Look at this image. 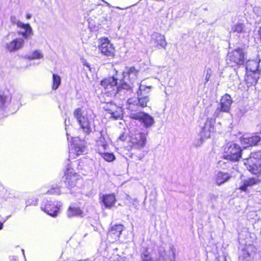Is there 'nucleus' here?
Instances as JSON below:
<instances>
[{
    "mask_svg": "<svg viewBox=\"0 0 261 261\" xmlns=\"http://www.w3.org/2000/svg\"><path fill=\"white\" fill-rule=\"evenodd\" d=\"M150 42L158 48H165L167 45L165 36L156 32L153 33L151 35Z\"/></svg>",
    "mask_w": 261,
    "mask_h": 261,
    "instance_id": "a211bd4d",
    "label": "nucleus"
},
{
    "mask_svg": "<svg viewBox=\"0 0 261 261\" xmlns=\"http://www.w3.org/2000/svg\"><path fill=\"white\" fill-rule=\"evenodd\" d=\"M253 249L254 247L252 245H248L246 246L242 250L243 257L244 258H246L247 257L250 256Z\"/></svg>",
    "mask_w": 261,
    "mask_h": 261,
    "instance_id": "7c9ffc66",
    "label": "nucleus"
},
{
    "mask_svg": "<svg viewBox=\"0 0 261 261\" xmlns=\"http://www.w3.org/2000/svg\"><path fill=\"white\" fill-rule=\"evenodd\" d=\"M68 217L71 218L73 217H84L83 212L77 207L69 206L67 212Z\"/></svg>",
    "mask_w": 261,
    "mask_h": 261,
    "instance_id": "bb28decb",
    "label": "nucleus"
},
{
    "mask_svg": "<svg viewBox=\"0 0 261 261\" xmlns=\"http://www.w3.org/2000/svg\"><path fill=\"white\" fill-rule=\"evenodd\" d=\"M111 261H125V260L123 258H122L119 256H117V257L116 258V259L112 260Z\"/></svg>",
    "mask_w": 261,
    "mask_h": 261,
    "instance_id": "4c0bfd02",
    "label": "nucleus"
},
{
    "mask_svg": "<svg viewBox=\"0 0 261 261\" xmlns=\"http://www.w3.org/2000/svg\"><path fill=\"white\" fill-rule=\"evenodd\" d=\"M259 182L258 177H251L244 180L239 189L242 191H246L249 187L257 184Z\"/></svg>",
    "mask_w": 261,
    "mask_h": 261,
    "instance_id": "4be33fe9",
    "label": "nucleus"
},
{
    "mask_svg": "<svg viewBox=\"0 0 261 261\" xmlns=\"http://www.w3.org/2000/svg\"><path fill=\"white\" fill-rule=\"evenodd\" d=\"M37 204V199L36 198H34L32 201H31L30 200H28L26 201V204L27 206L28 205H36Z\"/></svg>",
    "mask_w": 261,
    "mask_h": 261,
    "instance_id": "f704fd0d",
    "label": "nucleus"
},
{
    "mask_svg": "<svg viewBox=\"0 0 261 261\" xmlns=\"http://www.w3.org/2000/svg\"><path fill=\"white\" fill-rule=\"evenodd\" d=\"M231 176L228 173L219 172L216 176V182L217 185L220 186L228 180Z\"/></svg>",
    "mask_w": 261,
    "mask_h": 261,
    "instance_id": "a878e982",
    "label": "nucleus"
},
{
    "mask_svg": "<svg viewBox=\"0 0 261 261\" xmlns=\"http://www.w3.org/2000/svg\"><path fill=\"white\" fill-rule=\"evenodd\" d=\"M116 200V198L114 194L103 195L102 198V201L106 208H111L113 206Z\"/></svg>",
    "mask_w": 261,
    "mask_h": 261,
    "instance_id": "b1692460",
    "label": "nucleus"
},
{
    "mask_svg": "<svg viewBox=\"0 0 261 261\" xmlns=\"http://www.w3.org/2000/svg\"><path fill=\"white\" fill-rule=\"evenodd\" d=\"M100 45L99 46L101 53L105 56L110 57L113 56L114 48L107 38H102L100 39Z\"/></svg>",
    "mask_w": 261,
    "mask_h": 261,
    "instance_id": "f3484780",
    "label": "nucleus"
},
{
    "mask_svg": "<svg viewBox=\"0 0 261 261\" xmlns=\"http://www.w3.org/2000/svg\"><path fill=\"white\" fill-rule=\"evenodd\" d=\"M118 79L114 76H110L103 79L101 82V85L104 88L106 93L111 96H115L118 92H122L124 88L121 86V81L120 84L118 86Z\"/></svg>",
    "mask_w": 261,
    "mask_h": 261,
    "instance_id": "0eeeda50",
    "label": "nucleus"
},
{
    "mask_svg": "<svg viewBox=\"0 0 261 261\" xmlns=\"http://www.w3.org/2000/svg\"><path fill=\"white\" fill-rule=\"evenodd\" d=\"M61 206V203L60 202L47 201L44 204H42L41 208L49 215L56 217L57 216Z\"/></svg>",
    "mask_w": 261,
    "mask_h": 261,
    "instance_id": "4468645a",
    "label": "nucleus"
},
{
    "mask_svg": "<svg viewBox=\"0 0 261 261\" xmlns=\"http://www.w3.org/2000/svg\"><path fill=\"white\" fill-rule=\"evenodd\" d=\"M148 132L136 130L134 133H130V141L132 149L142 150L147 143V137Z\"/></svg>",
    "mask_w": 261,
    "mask_h": 261,
    "instance_id": "6e6552de",
    "label": "nucleus"
},
{
    "mask_svg": "<svg viewBox=\"0 0 261 261\" xmlns=\"http://www.w3.org/2000/svg\"><path fill=\"white\" fill-rule=\"evenodd\" d=\"M86 148L87 142L85 140L81 139L79 137L74 138L69 146L68 160L75 158V155L83 154L86 152Z\"/></svg>",
    "mask_w": 261,
    "mask_h": 261,
    "instance_id": "1a4fd4ad",
    "label": "nucleus"
},
{
    "mask_svg": "<svg viewBox=\"0 0 261 261\" xmlns=\"http://www.w3.org/2000/svg\"><path fill=\"white\" fill-rule=\"evenodd\" d=\"M73 115L83 131L86 134H89L92 131L91 124L93 122L91 113L78 108L74 111Z\"/></svg>",
    "mask_w": 261,
    "mask_h": 261,
    "instance_id": "7ed1b4c3",
    "label": "nucleus"
},
{
    "mask_svg": "<svg viewBox=\"0 0 261 261\" xmlns=\"http://www.w3.org/2000/svg\"><path fill=\"white\" fill-rule=\"evenodd\" d=\"M3 224V223L0 221V230L2 229Z\"/></svg>",
    "mask_w": 261,
    "mask_h": 261,
    "instance_id": "ea45409f",
    "label": "nucleus"
},
{
    "mask_svg": "<svg viewBox=\"0 0 261 261\" xmlns=\"http://www.w3.org/2000/svg\"><path fill=\"white\" fill-rule=\"evenodd\" d=\"M13 17H11V20H12H12H13Z\"/></svg>",
    "mask_w": 261,
    "mask_h": 261,
    "instance_id": "79ce46f5",
    "label": "nucleus"
},
{
    "mask_svg": "<svg viewBox=\"0 0 261 261\" xmlns=\"http://www.w3.org/2000/svg\"><path fill=\"white\" fill-rule=\"evenodd\" d=\"M105 108L107 112L106 115L110 118L118 119L122 116V109L121 107H118L115 104L112 103L107 104Z\"/></svg>",
    "mask_w": 261,
    "mask_h": 261,
    "instance_id": "dca6fc26",
    "label": "nucleus"
},
{
    "mask_svg": "<svg viewBox=\"0 0 261 261\" xmlns=\"http://www.w3.org/2000/svg\"><path fill=\"white\" fill-rule=\"evenodd\" d=\"M259 62L260 59L258 58H256L255 60H248L246 64V70L252 72L258 71Z\"/></svg>",
    "mask_w": 261,
    "mask_h": 261,
    "instance_id": "5701e85b",
    "label": "nucleus"
},
{
    "mask_svg": "<svg viewBox=\"0 0 261 261\" xmlns=\"http://www.w3.org/2000/svg\"><path fill=\"white\" fill-rule=\"evenodd\" d=\"M101 156V157L105 159L106 161L112 162L113 161L115 157L113 153L106 152L105 151H101L98 152Z\"/></svg>",
    "mask_w": 261,
    "mask_h": 261,
    "instance_id": "c85d7f7f",
    "label": "nucleus"
},
{
    "mask_svg": "<svg viewBox=\"0 0 261 261\" xmlns=\"http://www.w3.org/2000/svg\"><path fill=\"white\" fill-rule=\"evenodd\" d=\"M100 136L96 141V146L97 147L98 152L101 151H105L108 147V144L105 136L101 132H100Z\"/></svg>",
    "mask_w": 261,
    "mask_h": 261,
    "instance_id": "393cba45",
    "label": "nucleus"
},
{
    "mask_svg": "<svg viewBox=\"0 0 261 261\" xmlns=\"http://www.w3.org/2000/svg\"><path fill=\"white\" fill-rule=\"evenodd\" d=\"M138 73V71L134 67L127 68L123 72V79L121 80V86L129 93L132 92L133 84L136 80Z\"/></svg>",
    "mask_w": 261,
    "mask_h": 261,
    "instance_id": "423d86ee",
    "label": "nucleus"
},
{
    "mask_svg": "<svg viewBox=\"0 0 261 261\" xmlns=\"http://www.w3.org/2000/svg\"><path fill=\"white\" fill-rule=\"evenodd\" d=\"M216 118L213 116V118H208L205 123L204 126L202 128L200 132V136L202 139L208 138L211 137V134L214 133L216 128L214 126Z\"/></svg>",
    "mask_w": 261,
    "mask_h": 261,
    "instance_id": "2eb2a0df",
    "label": "nucleus"
},
{
    "mask_svg": "<svg viewBox=\"0 0 261 261\" xmlns=\"http://www.w3.org/2000/svg\"><path fill=\"white\" fill-rule=\"evenodd\" d=\"M229 33H235L238 34H242L243 36L248 35L250 30L246 28L244 24L241 22H237L231 25L230 28L227 29Z\"/></svg>",
    "mask_w": 261,
    "mask_h": 261,
    "instance_id": "6ab92c4d",
    "label": "nucleus"
},
{
    "mask_svg": "<svg viewBox=\"0 0 261 261\" xmlns=\"http://www.w3.org/2000/svg\"><path fill=\"white\" fill-rule=\"evenodd\" d=\"M232 100L230 96L227 94L223 96L220 100L219 106L215 110L213 114L214 118H217L220 115L221 112H228L230 109Z\"/></svg>",
    "mask_w": 261,
    "mask_h": 261,
    "instance_id": "f8f14e48",
    "label": "nucleus"
},
{
    "mask_svg": "<svg viewBox=\"0 0 261 261\" xmlns=\"http://www.w3.org/2000/svg\"><path fill=\"white\" fill-rule=\"evenodd\" d=\"M140 108H135L134 110H128L129 117L135 120H139L146 128L151 127L154 123V118L149 114L140 111Z\"/></svg>",
    "mask_w": 261,
    "mask_h": 261,
    "instance_id": "39448f33",
    "label": "nucleus"
},
{
    "mask_svg": "<svg viewBox=\"0 0 261 261\" xmlns=\"http://www.w3.org/2000/svg\"><path fill=\"white\" fill-rule=\"evenodd\" d=\"M43 57L42 54L40 50H36L33 52V53L28 57L30 60L39 59L42 58Z\"/></svg>",
    "mask_w": 261,
    "mask_h": 261,
    "instance_id": "2f4dec72",
    "label": "nucleus"
},
{
    "mask_svg": "<svg viewBox=\"0 0 261 261\" xmlns=\"http://www.w3.org/2000/svg\"><path fill=\"white\" fill-rule=\"evenodd\" d=\"M132 205L134 207L136 211L139 209V201L137 199H134L132 201Z\"/></svg>",
    "mask_w": 261,
    "mask_h": 261,
    "instance_id": "c9c22d12",
    "label": "nucleus"
},
{
    "mask_svg": "<svg viewBox=\"0 0 261 261\" xmlns=\"http://www.w3.org/2000/svg\"><path fill=\"white\" fill-rule=\"evenodd\" d=\"M8 97L0 93V108L4 109L7 105Z\"/></svg>",
    "mask_w": 261,
    "mask_h": 261,
    "instance_id": "473e14b6",
    "label": "nucleus"
},
{
    "mask_svg": "<svg viewBox=\"0 0 261 261\" xmlns=\"http://www.w3.org/2000/svg\"><path fill=\"white\" fill-rule=\"evenodd\" d=\"M141 261H157L156 259L151 256L150 253L147 250H145L141 253Z\"/></svg>",
    "mask_w": 261,
    "mask_h": 261,
    "instance_id": "c756f323",
    "label": "nucleus"
},
{
    "mask_svg": "<svg viewBox=\"0 0 261 261\" xmlns=\"http://www.w3.org/2000/svg\"><path fill=\"white\" fill-rule=\"evenodd\" d=\"M31 17H32V15L30 14H27V15H26V18L28 19H30L31 18Z\"/></svg>",
    "mask_w": 261,
    "mask_h": 261,
    "instance_id": "58836bf2",
    "label": "nucleus"
},
{
    "mask_svg": "<svg viewBox=\"0 0 261 261\" xmlns=\"http://www.w3.org/2000/svg\"><path fill=\"white\" fill-rule=\"evenodd\" d=\"M260 140V136L254 135L251 137L242 138L241 139V143L243 147L246 148L251 146L257 145Z\"/></svg>",
    "mask_w": 261,
    "mask_h": 261,
    "instance_id": "aec40b11",
    "label": "nucleus"
},
{
    "mask_svg": "<svg viewBox=\"0 0 261 261\" xmlns=\"http://www.w3.org/2000/svg\"><path fill=\"white\" fill-rule=\"evenodd\" d=\"M242 151L239 145L232 142L228 143L224 148L223 158L231 161H237L241 158Z\"/></svg>",
    "mask_w": 261,
    "mask_h": 261,
    "instance_id": "9d476101",
    "label": "nucleus"
},
{
    "mask_svg": "<svg viewBox=\"0 0 261 261\" xmlns=\"http://www.w3.org/2000/svg\"><path fill=\"white\" fill-rule=\"evenodd\" d=\"M245 59V51L242 48L235 49L227 55V60L237 65H243Z\"/></svg>",
    "mask_w": 261,
    "mask_h": 261,
    "instance_id": "ddd939ff",
    "label": "nucleus"
},
{
    "mask_svg": "<svg viewBox=\"0 0 261 261\" xmlns=\"http://www.w3.org/2000/svg\"><path fill=\"white\" fill-rule=\"evenodd\" d=\"M60 192V189L58 187H54L46 192L48 194H59Z\"/></svg>",
    "mask_w": 261,
    "mask_h": 261,
    "instance_id": "72a5a7b5",
    "label": "nucleus"
},
{
    "mask_svg": "<svg viewBox=\"0 0 261 261\" xmlns=\"http://www.w3.org/2000/svg\"><path fill=\"white\" fill-rule=\"evenodd\" d=\"M210 76H211V74L209 73L208 72H207V73L205 75V82L204 84H205L206 83L208 82V81L210 80Z\"/></svg>",
    "mask_w": 261,
    "mask_h": 261,
    "instance_id": "e433bc0d",
    "label": "nucleus"
},
{
    "mask_svg": "<svg viewBox=\"0 0 261 261\" xmlns=\"http://www.w3.org/2000/svg\"><path fill=\"white\" fill-rule=\"evenodd\" d=\"M150 91V87L141 84L137 91V98H130L127 100L126 109L134 110L135 108H144L147 107L149 101L148 94Z\"/></svg>",
    "mask_w": 261,
    "mask_h": 261,
    "instance_id": "f03ea898",
    "label": "nucleus"
},
{
    "mask_svg": "<svg viewBox=\"0 0 261 261\" xmlns=\"http://www.w3.org/2000/svg\"><path fill=\"white\" fill-rule=\"evenodd\" d=\"M61 79L60 75L54 73L53 74V85L52 89L57 90L61 85Z\"/></svg>",
    "mask_w": 261,
    "mask_h": 261,
    "instance_id": "cd10ccee",
    "label": "nucleus"
},
{
    "mask_svg": "<svg viewBox=\"0 0 261 261\" xmlns=\"http://www.w3.org/2000/svg\"><path fill=\"white\" fill-rule=\"evenodd\" d=\"M247 169L253 174H261V152L251 153L249 158L244 159Z\"/></svg>",
    "mask_w": 261,
    "mask_h": 261,
    "instance_id": "20e7f679",
    "label": "nucleus"
},
{
    "mask_svg": "<svg viewBox=\"0 0 261 261\" xmlns=\"http://www.w3.org/2000/svg\"><path fill=\"white\" fill-rule=\"evenodd\" d=\"M123 230V225L121 224L115 225L111 227L108 234V237L112 238L113 240H117Z\"/></svg>",
    "mask_w": 261,
    "mask_h": 261,
    "instance_id": "412c9836",
    "label": "nucleus"
},
{
    "mask_svg": "<svg viewBox=\"0 0 261 261\" xmlns=\"http://www.w3.org/2000/svg\"><path fill=\"white\" fill-rule=\"evenodd\" d=\"M16 23L17 26L22 30L19 31L18 34L23 38H17L6 43L5 48L9 52L14 53L21 49L24 45V39H29L33 35V30L30 24H25L18 20Z\"/></svg>",
    "mask_w": 261,
    "mask_h": 261,
    "instance_id": "f257e3e1",
    "label": "nucleus"
},
{
    "mask_svg": "<svg viewBox=\"0 0 261 261\" xmlns=\"http://www.w3.org/2000/svg\"><path fill=\"white\" fill-rule=\"evenodd\" d=\"M202 143V142H200V144H196V145H200V144Z\"/></svg>",
    "mask_w": 261,
    "mask_h": 261,
    "instance_id": "a19ab883",
    "label": "nucleus"
},
{
    "mask_svg": "<svg viewBox=\"0 0 261 261\" xmlns=\"http://www.w3.org/2000/svg\"><path fill=\"white\" fill-rule=\"evenodd\" d=\"M67 167L65 171L63 180L65 185L69 188H72L76 186L77 184L82 180L80 175L77 174L70 167L69 164V160L67 161Z\"/></svg>",
    "mask_w": 261,
    "mask_h": 261,
    "instance_id": "9b49d317",
    "label": "nucleus"
}]
</instances>
